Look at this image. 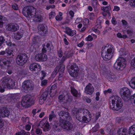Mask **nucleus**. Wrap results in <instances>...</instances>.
<instances>
[{
    "label": "nucleus",
    "instance_id": "nucleus-1",
    "mask_svg": "<svg viewBox=\"0 0 135 135\" xmlns=\"http://www.w3.org/2000/svg\"><path fill=\"white\" fill-rule=\"evenodd\" d=\"M22 13L24 16L27 17H32L37 22H40L41 19V16L40 15L36 12V9L33 7L31 6L25 7L23 9Z\"/></svg>",
    "mask_w": 135,
    "mask_h": 135
},
{
    "label": "nucleus",
    "instance_id": "nucleus-2",
    "mask_svg": "<svg viewBox=\"0 0 135 135\" xmlns=\"http://www.w3.org/2000/svg\"><path fill=\"white\" fill-rule=\"evenodd\" d=\"M62 120L60 121L59 125L64 129L66 130L70 129L71 128L70 123L69 122L70 119L69 113L64 111L61 112L59 114Z\"/></svg>",
    "mask_w": 135,
    "mask_h": 135
},
{
    "label": "nucleus",
    "instance_id": "nucleus-3",
    "mask_svg": "<svg viewBox=\"0 0 135 135\" xmlns=\"http://www.w3.org/2000/svg\"><path fill=\"white\" fill-rule=\"evenodd\" d=\"M109 100L111 103L110 108L113 110H118L123 106V103L121 98L117 95L111 96Z\"/></svg>",
    "mask_w": 135,
    "mask_h": 135
},
{
    "label": "nucleus",
    "instance_id": "nucleus-4",
    "mask_svg": "<svg viewBox=\"0 0 135 135\" xmlns=\"http://www.w3.org/2000/svg\"><path fill=\"white\" fill-rule=\"evenodd\" d=\"M14 85V82L12 80L3 79L2 81L0 83V91L1 92H3L4 91V88H11Z\"/></svg>",
    "mask_w": 135,
    "mask_h": 135
},
{
    "label": "nucleus",
    "instance_id": "nucleus-5",
    "mask_svg": "<svg viewBox=\"0 0 135 135\" xmlns=\"http://www.w3.org/2000/svg\"><path fill=\"white\" fill-rule=\"evenodd\" d=\"M113 50L114 48L113 46L108 45L107 51L103 50L102 53V56L103 59L105 61L110 60L113 56Z\"/></svg>",
    "mask_w": 135,
    "mask_h": 135
},
{
    "label": "nucleus",
    "instance_id": "nucleus-6",
    "mask_svg": "<svg viewBox=\"0 0 135 135\" xmlns=\"http://www.w3.org/2000/svg\"><path fill=\"white\" fill-rule=\"evenodd\" d=\"M119 94L125 102L128 101L129 99L130 91L127 88L124 87L121 88L119 91Z\"/></svg>",
    "mask_w": 135,
    "mask_h": 135
},
{
    "label": "nucleus",
    "instance_id": "nucleus-7",
    "mask_svg": "<svg viewBox=\"0 0 135 135\" xmlns=\"http://www.w3.org/2000/svg\"><path fill=\"white\" fill-rule=\"evenodd\" d=\"M84 116L83 117H79L77 115L76 116L77 119L81 122H84L87 123L91 119V116L89 111L86 110H84L83 111Z\"/></svg>",
    "mask_w": 135,
    "mask_h": 135
},
{
    "label": "nucleus",
    "instance_id": "nucleus-8",
    "mask_svg": "<svg viewBox=\"0 0 135 135\" xmlns=\"http://www.w3.org/2000/svg\"><path fill=\"white\" fill-rule=\"evenodd\" d=\"M28 59V56L26 54H21L17 56L16 62L18 65L22 66L26 62Z\"/></svg>",
    "mask_w": 135,
    "mask_h": 135
},
{
    "label": "nucleus",
    "instance_id": "nucleus-9",
    "mask_svg": "<svg viewBox=\"0 0 135 135\" xmlns=\"http://www.w3.org/2000/svg\"><path fill=\"white\" fill-rule=\"evenodd\" d=\"M35 100L33 99H30L27 96L23 97L21 102V104L23 106L28 107L34 104Z\"/></svg>",
    "mask_w": 135,
    "mask_h": 135
},
{
    "label": "nucleus",
    "instance_id": "nucleus-10",
    "mask_svg": "<svg viewBox=\"0 0 135 135\" xmlns=\"http://www.w3.org/2000/svg\"><path fill=\"white\" fill-rule=\"evenodd\" d=\"M19 28L18 25L16 23H9L6 26L7 30L8 31H11L12 32H15Z\"/></svg>",
    "mask_w": 135,
    "mask_h": 135
},
{
    "label": "nucleus",
    "instance_id": "nucleus-11",
    "mask_svg": "<svg viewBox=\"0 0 135 135\" xmlns=\"http://www.w3.org/2000/svg\"><path fill=\"white\" fill-rule=\"evenodd\" d=\"M47 118H45L40 122V126L42 127L43 126V129L44 131H48L49 128V125L48 122H47Z\"/></svg>",
    "mask_w": 135,
    "mask_h": 135
},
{
    "label": "nucleus",
    "instance_id": "nucleus-12",
    "mask_svg": "<svg viewBox=\"0 0 135 135\" xmlns=\"http://www.w3.org/2000/svg\"><path fill=\"white\" fill-rule=\"evenodd\" d=\"M33 86L32 81L27 80L23 82L22 84V88L24 90H30L32 89Z\"/></svg>",
    "mask_w": 135,
    "mask_h": 135
},
{
    "label": "nucleus",
    "instance_id": "nucleus-13",
    "mask_svg": "<svg viewBox=\"0 0 135 135\" xmlns=\"http://www.w3.org/2000/svg\"><path fill=\"white\" fill-rule=\"evenodd\" d=\"M116 63L119 67L122 68H125L126 67V61L125 59L123 57L119 58L115 64H116Z\"/></svg>",
    "mask_w": 135,
    "mask_h": 135
},
{
    "label": "nucleus",
    "instance_id": "nucleus-14",
    "mask_svg": "<svg viewBox=\"0 0 135 135\" xmlns=\"http://www.w3.org/2000/svg\"><path fill=\"white\" fill-rule=\"evenodd\" d=\"M75 68H69L68 71L70 75L73 77H76L78 75V71L75 69Z\"/></svg>",
    "mask_w": 135,
    "mask_h": 135
},
{
    "label": "nucleus",
    "instance_id": "nucleus-15",
    "mask_svg": "<svg viewBox=\"0 0 135 135\" xmlns=\"http://www.w3.org/2000/svg\"><path fill=\"white\" fill-rule=\"evenodd\" d=\"M38 32L40 34L45 33L47 31V28L43 25H39L38 27Z\"/></svg>",
    "mask_w": 135,
    "mask_h": 135
},
{
    "label": "nucleus",
    "instance_id": "nucleus-16",
    "mask_svg": "<svg viewBox=\"0 0 135 135\" xmlns=\"http://www.w3.org/2000/svg\"><path fill=\"white\" fill-rule=\"evenodd\" d=\"M94 91V88L91 84H89L86 87L85 92L87 94H91Z\"/></svg>",
    "mask_w": 135,
    "mask_h": 135
},
{
    "label": "nucleus",
    "instance_id": "nucleus-17",
    "mask_svg": "<svg viewBox=\"0 0 135 135\" xmlns=\"http://www.w3.org/2000/svg\"><path fill=\"white\" fill-rule=\"evenodd\" d=\"M9 114V113L6 108H2L0 110V115L2 117H4L7 116Z\"/></svg>",
    "mask_w": 135,
    "mask_h": 135
},
{
    "label": "nucleus",
    "instance_id": "nucleus-18",
    "mask_svg": "<svg viewBox=\"0 0 135 135\" xmlns=\"http://www.w3.org/2000/svg\"><path fill=\"white\" fill-rule=\"evenodd\" d=\"M56 88L57 85L56 84L53 85L51 86L50 91V94L51 97H53L56 94L57 91Z\"/></svg>",
    "mask_w": 135,
    "mask_h": 135
},
{
    "label": "nucleus",
    "instance_id": "nucleus-19",
    "mask_svg": "<svg viewBox=\"0 0 135 135\" xmlns=\"http://www.w3.org/2000/svg\"><path fill=\"white\" fill-rule=\"evenodd\" d=\"M47 96V93L46 92H44L41 95L39 101V103L40 104H42L43 103L44 101L46 100Z\"/></svg>",
    "mask_w": 135,
    "mask_h": 135
},
{
    "label": "nucleus",
    "instance_id": "nucleus-20",
    "mask_svg": "<svg viewBox=\"0 0 135 135\" xmlns=\"http://www.w3.org/2000/svg\"><path fill=\"white\" fill-rule=\"evenodd\" d=\"M65 32L70 36H73L76 34V31L75 30H72L69 27L66 28V31H65Z\"/></svg>",
    "mask_w": 135,
    "mask_h": 135
},
{
    "label": "nucleus",
    "instance_id": "nucleus-21",
    "mask_svg": "<svg viewBox=\"0 0 135 135\" xmlns=\"http://www.w3.org/2000/svg\"><path fill=\"white\" fill-rule=\"evenodd\" d=\"M0 65L1 67H10L11 66V64L10 61L7 60L5 61L1 60L0 61Z\"/></svg>",
    "mask_w": 135,
    "mask_h": 135
},
{
    "label": "nucleus",
    "instance_id": "nucleus-22",
    "mask_svg": "<svg viewBox=\"0 0 135 135\" xmlns=\"http://www.w3.org/2000/svg\"><path fill=\"white\" fill-rule=\"evenodd\" d=\"M127 134V129L125 128H121L118 131V135H126Z\"/></svg>",
    "mask_w": 135,
    "mask_h": 135
},
{
    "label": "nucleus",
    "instance_id": "nucleus-23",
    "mask_svg": "<svg viewBox=\"0 0 135 135\" xmlns=\"http://www.w3.org/2000/svg\"><path fill=\"white\" fill-rule=\"evenodd\" d=\"M129 85L131 88L135 89V77L132 78L129 82Z\"/></svg>",
    "mask_w": 135,
    "mask_h": 135
},
{
    "label": "nucleus",
    "instance_id": "nucleus-24",
    "mask_svg": "<svg viewBox=\"0 0 135 135\" xmlns=\"http://www.w3.org/2000/svg\"><path fill=\"white\" fill-rule=\"evenodd\" d=\"M59 99L61 101H63L64 102H66L70 100L69 98H68V96L64 97V95H60L59 97Z\"/></svg>",
    "mask_w": 135,
    "mask_h": 135
},
{
    "label": "nucleus",
    "instance_id": "nucleus-25",
    "mask_svg": "<svg viewBox=\"0 0 135 135\" xmlns=\"http://www.w3.org/2000/svg\"><path fill=\"white\" fill-rule=\"evenodd\" d=\"M101 9L104 12H106L107 13L109 16H110L109 11L111 9V8L110 6H108L106 7H101Z\"/></svg>",
    "mask_w": 135,
    "mask_h": 135
},
{
    "label": "nucleus",
    "instance_id": "nucleus-26",
    "mask_svg": "<svg viewBox=\"0 0 135 135\" xmlns=\"http://www.w3.org/2000/svg\"><path fill=\"white\" fill-rule=\"evenodd\" d=\"M23 34L21 32H16L14 35L15 38L17 40L20 39L22 37Z\"/></svg>",
    "mask_w": 135,
    "mask_h": 135
},
{
    "label": "nucleus",
    "instance_id": "nucleus-27",
    "mask_svg": "<svg viewBox=\"0 0 135 135\" xmlns=\"http://www.w3.org/2000/svg\"><path fill=\"white\" fill-rule=\"evenodd\" d=\"M129 135H131L135 133V124L131 126L128 130Z\"/></svg>",
    "mask_w": 135,
    "mask_h": 135
},
{
    "label": "nucleus",
    "instance_id": "nucleus-28",
    "mask_svg": "<svg viewBox=\"0 0 135 135\" xmlns=\"http://www.w3.org/2000/svg\"><path fill=\"white\" fill-rule=\"evenodd\" d=\"M71 93L74 96L77 97L80 95V94H78L77 91L73 88L71 87Z\"/></svg>",
    "mask_w": 135,
    "mask_h": 135
},
{
    "label": "nucleus",
    "instance_id": "nucleus-29",
    "mask_svg": "<svg viewBox=\"0 0 135 135\" xmlns=\"http://www.w3.org/2000/svg\"><path fill=\"white\" fill-rule=\"evenodd\" d=\"M92 5L94 8L95 9L97 8L99 6L97 0H92Z\"/></svg>",
    "mask_w": 135,
    "mask_h": 135
},
{
    "label": "nucleus",
    "instance_id": "nucleus-30",
    "mask_svg": "<svg viewBox=\"0 0 135 135\" xmlns=\"http://www.w3.org/2000/svg\"><path fill=\"white\" fill-rule=\"evenodd\" d=\"M41 56L42 53H38L35 55V59L37 61H41Z\"/></svg>",
    "mask_w": 135,
    "mask_h": 135
},
{
    "label": "nucleus",
    "instance_id": "nucleus-31",
    "mask_svg": "<svg viewBox=\"0 0 135 135\" xmlns=\"http://www.w3.org/2000/svg\"><path fill=\"white\" fill-rule=\"evenodd\" d=\"M46 46L47 48V50L49 51H50L51 49H52L53 48L52 44L51 42H50L47 43Z\"/></svg>",
    "mask_w": 135,
    "mask_h": 135
},
{
    "label": "nucleus",
    "instance_id": "nucleus-32",
    "mask_svg": "<svg viewBox=\"0 0 135 135\" xmlns=\"http://www.w3.org/2000/svg\"><path fill=\"white\" fill-rule=\"evenodd\" d=\"M41 56V61H44L47 60V57L46 55L42 53Z\"/></svg>",
    "mask_w": 135,
    "mask_h": 135
},
{
    "label": "nucleus",
    "instance_id": "nucleus-33",
    "mask_svg": "<svg viewBox=\"0 0 135 135\" xmlns=\"http://www.w3.org/2000/svg\"><path fill=\"white\" fill-rule=\"evenodd\" d=\"M5 41L4 37L2 36H0V48L2 47V45L3 44Z\"/></svg>",
    "mask_w": 135,
    "mask_h": 135
},
{
    "label": "nucleus",
    "instance_id": "nucleus-34",
    "mask_svg": "<svg viewBox=\"0 0 135 135\" xmlns=\"http://www.w3.org/2000/svg\"><path fill=\"white\" fill-rule=\"evenodd\" d=\"M40 67V65L36 63H33L30 64V68H37Z\"/></svg>",
    "mask_w": 135,
    "mask_h": 135
},
{
    "label": "nucleus",
    "instance_id": "nucleus-35",
    "mask_svg": "<svg viewBox=\"0 0 135 135\" xmlns=\"http://www.w3.org/2000/svg\"><path fill=\"white\" fill-rule=\"evenodd\" d=\"M56 14L54 12H51L49 14V18L50 19H52L54 17Z\"/></svg>",
    "mask_w": 135,
    "mask_h": 135
},
{
    "label": "nucleus",
    "instance_id": "nucleus-36",
    "mask_svg": "<svg viewBox=\"0 0 135 135\" xmlns=\"http://www.w3.org/2000/svg\"><path fill=\"white\" fill-rule=\"evenodd\" d=\"M119 52L120 54L122 56L126 55V54L125 50L123 49H121Z\"/></svg>",
    "mask_w": 135,
    "mask_h": 135
},
{
    "label": "nucleus",
    "instance_id": "nucleus-37",
    "mask_svg": "<svg viewBox=\"0 0 135 135\" xmlns=\"http://www.w3.org/2000/svg\"><path fill=\"white\" fill-rule=\"evenodd\" d=\"M129 4L132 7H135V0H130Z\"/></svg>",
    "mask_w": 135,
    "mask_h": 135
},
{
    "label": "nucleus",
    "instance_id": "nucleus-38",
    "mask_svg": "<svg viewBox=\"0 0 135 135\" xmlns=\"http://www.w3.org/2000/svg\"><path fill=\"white\" fill-rule=\"evenodd\" d=\"M99 128V126L98 124L96 125L93 127L92 129V131L94 132H95L97 131Z\"/></svg>",
    "mask_w": 135,
    "mask_h": 135
},
{
    "label": "nucleus",
    "instance_id": "nucleus-39",
    "mask_svg": "<svg viewBox=\"0 0 135 135\" xmlns=\"http://www.w3.org/2000/svg\"><path fill=\"white\" fill-rule=\"evenodd\" d=\"M47 83V80H44L41 81V85L43 86L46 85Z\"/></svg>",
    "mask_w": 135,
    "mask_h": 135
},
{
    "label": "nucleus",
    "instance_id": "nucleus-40",
    "mask_svg": "<svg viewBox=\"0 0 135 135\" xmlns=\"http://www.w3.org/2000/svg\"><path fill=\"white\" fill-rule=\"evenodd\" d=\"M55 117V115L53 113H52L51 114L49 115V120L51 121L52 119L54 118Z\"/></svg>",
    "mask_w": 135,
    "mask_h": 135
},
{
    "label": "nucleus",
    "instance_id": "nucleus-41",
    "mask_svg": "<svg viewBox=\"0 0 135 135\" xmlns=\"http://www.w3.org/2000/svg\"><path fill=\"white\" fill-rule=\"evenodd\" d=\"M85 40L87 41H91L93 40V38L91 36L89 35L86 38Z\"/></svg>",
    "mask_w": 135,
    "mask_h": 135
},
{
    "label": "nucleus",
    "instance_id": "nucleus-42",
    "mask_svg": "<svg viewBox=\"0 0 135 135\" xmlns=\"http://www.w3.org/2000/svg\"><path fill=\"white\" fill-rule=\"evenodd\" d=\"M74 53L73 52H68L66 55V57L68 58L70 57H71L73 56Z\"/></svg>",
    "mask_w": 135,
    "mask_h": 135
},
{
    "label": "nucleus",
    "instance_id": "nucleus-43",
    "mask_svg": "<svg viewBox=\"0 0 135 135\" xmlns=\"http://www.w3.org/2000/svg\"><path fill=\"white\" fill-rule=\"evenodd\" d=\"M3 17L0 16V28L2 27L3 26V22L2 21Z\"/></svg>",
    "mask_w": 135,
    "mask_h": 135
},
{
    "label": "nucleus",
    "instance_id": "nucleus-44",
    "mask_svg": "<svg viewBox=\"0 0 135 135\" xmlns=\"http://www.w3.org/2000/svg\"><path fill=\"white\" fill-rule=\"evenodd\" d=\"M131 65L132 67L135 68V57L132 60Z\"/></svg>",
    "mask_w": 135,
    "mask_h": 135
},
{
    "label": "nucleus",
    "instance_id": "nucleus-45",
    "mask_svg": "<svg viewBox=\"0 0 135 135\" xmlns=\"http://www.w3.org/2000/svg\"><path fill=\"white\" fill-rule=\"evenodd\" d=\"M89 18L90 20H93L95 18V15L94 13H91L89 15Z\"/></svg>",
    "mask_w": 135,
    "mask_h": 135
},
{
    "label": "nucleus",
    "instance_id": "nucleus-46",
    "mask_svg": "<svg viewBox=\"0 0 135 135\" xmlns=\"http://www.w3.org/2000/svg\"><path fill=\"white\" fill-rule=\"evenodd\" d=\"M58 54L59 57H61L63 55V52L61 49H60L58 51Z\"/></svg>",
    "mask_w": 135,
    "mask_h": 135
},
{
    "label": "nucleus",
    "instance_id": "nucleus-47",
    "mask_svg": "<svg viewBox=\"0 0 135 135\" xmlns=\"http://www.w3.org/2000/svg\"><path fill=\"white\" fill-rule=\"evenodd\" d=\"M131 99L132 100L133 103L135 105V93L131 96Z\"/></svg>",
    "mask_w": 135,
    "mask_h": 135
},
{
    "label": "nucleus",
    "instance_id": "nucleus-48",
    "mask_svg": "<svg viewBox=\"0 0 135 135\" xmlns=\"http://www.w3.org/2000/svg\"><path fill=\"white\" fill-rule=\"evenodd\" d=\"M111 21L112 23L114 25H115L117 24L116 20L114 17H112Z\"/></svg>",
    "mask_w": 135,
    "mask_h": 135
},
{
    "label": "nucleus",
    "instance_id": "nucleus-49",
    "mask_svg": "<svg viewBox=\"0 0 135 135\" xmlns=\"http://www.w3.org/2000/svg\"><path fill=\"white\" fill-rule=\"evenodd\" d=\"M112 91V90L110 89H108L107 90H105L104 91V94L106 95L108 93H110Z\"/></svg>",
    "mask_w": 135,
    "mask_h": 135
},
{
    "label": "nucleus",
    "instance_id": "nucleus-50",
    "mask_svg": "<svg viewBox=\"0 0 135 135\" xmlns=\"http://www.w3.org/2000/svg\"><path fill=\"white\" fill-rule=\"evenodd\" d=\"M31 127L30 125L27 124L25 126V129L26 130L28 131L30 129Z\"/></svg>",
    "mask_w": 135,
    "mask_h": 135
},
{
    "label": "nucleus",
    "instance_id": "nucleus-51",
    "mask_svg": "<svg viewBox=\"0 0 135 135\" xmlns=\"http://www.w3.org/2000/svg\"><path fill=\"white\" fill-rule=\"evenodd\" d=\"M96 97L95 99L96 100L98 101L99 99V97L100 95V93L99 92H97L96 93Z\"/></svg>",
    "mask_w": 135,
    "mask_h": 135
},
{
    "label": "nucleus",
    "instance_id": "nucleus-52",
    "mask_svg": "<svg viewBox=\"0 0 135 135\" xmlns=\"http://www.w3.org/2000/svg\"><path fill=\"white\" fill-rule=\"evenodd\" d=\"M12 8L14 10H17L18 9L17 5L16 4H14L12 5Z\"/></svg>",
    "mask_w": 135,
    "mask_h": 135
},
{
    "label": "nucleus",
    "instance_id": "nucleus-53",
    "mask_svg": "<svg viewBox=\"0 0 135 135\" xmlns=\"http://www.w3.org/2000/svg\"><path fill=\"white\" fill-rule=\"evenodd\" d=\"M6 52L8 55H11V54H12V52L11 50H6Z\"/></svg>",
    "mask_w": 135,
    "mask_h": 135
},
{
    "label": "nucleus",
    "instance_id": "nucleus-54",
    "mask_svg": "<svg viewBox=\"0 0 135 135\" xmlns=\"http://www.w3.org/2000/svg\"><path fill=\"white\" fill-rule=\"evenodd\" d=\"M21 132L22 133L23 135H30V133L29 132H26L24 130H22Z\"/></svg>",
    "mask_w": 135,
    "mask_h": 135
},
{
    "label": "nucleus",
    "instance_id": "nucleus-55",
    "mask_svg": "<svg viewBox=\"0 0 135 135\" xmlns=\"http://www.w3.org/2000/svg\"><path fill=\"white\" fill-rule=\"evenodd\" d=\"M69 13L71 16V18L73 17L74 13L73 11L71 10L69 11Z\"/></svg>",
    "mask_w": 135,
    "mask_h": 135
},
{
    "label": "nucleus",
    "instance_id": "nucleus-56",
    "mask_svg": "<svg viewBox=\"0 0 135 135\" xmlns=\"http://www.w3.org/2000/svg\"><path fill=\"white\" fill-rule=\"evenodd\" d=\"M115 76L114 75L112 76V77L109 78V80L111 81H114L115 80Z\"/></svg>",
    "mask_w": 135,
    "mask_h": 135
},
{
    "label": "nucleus",
    "instance_id": "nucleus-57",
    "mask_svg": "<svg viewBox=\"0 0 135 135\" xmlns=\"http://www.w3.org/2000/svg\"><path fill=\"white\" fill-rule=\"evenodd\" d=\"M120 9V8L119 7L117 6H115L114 7V9L113 10V11H118Z\"/></svg>",
    "mask_w": 135,
    "mask_h": 135
},
{
    "label": "nucleus",
    "instance_id": "nucleus-58",
    "mask_svg": "<svg viewBox=\"0 0 135 135\" xmlns=\"http://www.w3.org/2000/svg\"><path fill=\"white\" fill-rule=\"evenodd\" d=\"M41 74L42 75V77H41L40 79H43L45 77V75H46V73H45V71H41Z\"/></svg>",
    "mask_w": 135,
    "mask_h": 135
},
{
    "label": "nucleus",
    "instance_id": "nucleus-59",
    "mask_svg": "<svg viewBox=\"0 0 135 135\" xmlns=\"http://www.w3.org/2000/svg\"><path fill=\"white\" fill-rule=\"evenodd\" d=\"M41 131L40 129H36V133L37 134H41Z\"/></svg>",
    "mask_w": 135,
    "mask_h": 135
},
{
    "label": "nucleus",
    "instance_id": "nucleus-60",
    "mask_svg": "<svg viewBox=\"0 0 135 135\" xmlns=\"http://www.w3.org/2000/svg\"><path fill=\"white\" fill-rule=\"evenodd\" d=\"M83 22L84 23H85V25H87L89 23V20L88 19H86L84 20Z\"/></svg>",
    "mask_w": 135,
    "mask_h": 135
},
{
    "label": "nucleus",
    "instance_id": "nucleus-61",
    "mask_svg": "<svg viewBox=\"0 0 135 135\" xmlns=\"http://www.w3.org/2000/svg\"><path fill=\"white\" fill-rule=\"evenodd\" d=\"M55 19L57 20L58 21L61 20L62 18L61 17H60L59 16L57 15Z\"/></svg>",
    "mask_w": 135,
    "mask_h": 135
},
{
    "label": "nucleus",
    "instance_id": "nucleus-62",
    "mask_svg": "<svg viewBox=\"0 0 135 135\" xmlns=\"http://www.w3.org/2000/svg\"><path fill=\"white\" fill-rule=\"evenodd\" d=\"M127 34L130 36H132V35L133 33L130 30H128L127 31Z\"/></svg>",
    "mask_w": 135,
    "mask_h": 135
},
{
    "label": "nucleus",
    "instance_id": "nucleus-63",
    "mask_svg": "<svg viewBox=\"0 0 135 135\" xmlns=\"http://www.w3.org/2000/svg\"><path fill=\"white\" fill-rule=\"evenodd\" d=\"M84 44V42L83 41H82L80 43L78 44V46L79 47H82L83 45Z\"/></svg>",
    "mask_w": 135,
    "mask_h": 135
},
{
    "label": "nucleus",
    "instance_id": "nucleus-64",
    "mask_svg": "<svg viewBox=\"0 0 135 135\" xmlns=\"http://www.w3.org/2000/svg\"><path fill=\"white\" fill-rule=\"evenodd\" d=\"M64 43L65 45H68L69 42L67 41L66 39V38H64Z\"/></svg>",
    "mask_w": 135,
    "mask_h": 135
}]
</instances>
